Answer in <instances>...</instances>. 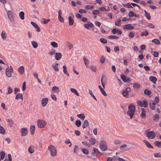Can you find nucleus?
Wrapping results in <instances>:
<instances>
[{"label": "nucleus", "instance_id": "nucleus-32", "mask_svg": "<svg viewBox=\"0 0 161 161\" xmlns=\"http://www.w3.org/2000/svg\"><path fill=\"white\" fill-rule=\"evenodd\" d=\"M159 119V116L158 114H156L154 115L153 118V120L154 121H155V122H158Z\"/></svg>", "mask_w": 161, "mask_h": 161}, {"label": "nucleus", "instance_id": "nucleus-27", "mask_svg": "<svg viewBox=\"0 0 161 161\" xmlns=\"http://www.w3.org/2000/svg\"><path fill=\"white\" fill-rule=\"evenodd\" d=\"M1 37L3 40H5L7 37V34L5 31H3L1 33Z\"/></svg>", "mask_w": 161, "mask_h": 161}, {"label": "nucleus", "instance_id": "nucleus-3", "mask_svg": "<svg viewBox=\"0 0 161 161\" xmlns=\"http://www.w3.org/2000/svg\"><path fill=\"white\" fill-rule=\"evenodd\" d=\"M99 147L101 150L103 151H105L108 150V146L107 142L104 141H102L99 144Z\"/></svg>", "mask_w": 161, "mask_h": 161}, {"label": "nucleus", "instance_id": "nucleus-1", "mask_svg": "<svg viewBox=\"0 0 161 161\" xmlns=\"http://www.w3.org/2000/svg\"><path fill=\"white\" fill-rule=\"evenodd\" d=\"M128 108L129 110L127 112V114L130 116V119H132L135 113V107L134 105L130 104L128 106Z\"/></svg>", "mask_w": 161, "mask_h": 161}, {"label": "nucleus", "instance_id": "nucleus-15", "mask_svg": "<svg viewBox=\"0 0 161 161\" xmlns=\"http://www.w3.org/2000/svg\"><path fill=\"white\" fill-rule=\"evenodd\" d=\"M156 104L153 101H151L149 104L150 108L152 110H154L155 109Z\"/></svg>", "mask_w": 161, "mask_h": 161}, {"label": "nucleus", "instance_id": "nucleus-39", "mask_svg": "<svg viewBox=\"0 0 161 161\" xmlns=\"http://www.w3.org/2000/svg\"><path fill=\"white\" fill-rule=\"evenodd\" d=\"M108 38L109 39H118L119 37L118 36H116L111 35L108 36Z\"/></svg>", "mask_w": 161, "mask_h": 161}, {"label": "nucleus", "instance_id": "nucleus-37", "mask_svg": "<svg viewBox=\"0 0 161 161\" xmlns=\"http://www.w3.org/2000/svg\"><path fill=\"white\" fill-rule=\"evenodd\" d=\"M154 144L158 147H161V141L159 142L158 141H156L154 142Z\"/></svg>", "mask_w": 161, "mask_h": 161}, {"label": "nucleus", "instance_id": "nucleus-2", "mask_svg": "<svg viewBox=\"0 0 161 161\" xmlns=\"http://www.w3.org/2000/svg\"><path fill=\"white\" fill-rule=\"evenodd\" d=\"M48 150L52 156L55 157L57 154V149L56 147L52 145H49L48 147Z\"/></svg>", "mask_w": 161, "mask_h": 161}, {"label": "nucleus", "instance_id": "nucleus-45", "mask_svg": "<svg viewBox=\"0 0 161 161\" xmlns=\"http://www.w3.org/2000/svg\"><path fill=\"white\" fill-rule=\"evenodd\" d=\"M31 44L33 47L34 48H36L38 47V43L36 42L32 41L31 42Z\"/></svg>", "mask_w": 161, "mask_h": 161}, {"label": "nucleus", "instance_id": "nucleus-51", "mask_svg": "<svg viewBox=\"0 0 161 161\" xmlns=\"http://www.w3.org/2000/svg\"><path fill=\"white\" fill-rule=\"evenodd\" d=\"M94 8L93 6H91L89 5H86L85 6V9L87 10H91Z\"/></svg>", "mask_w": 161, "mask_h": 161}, {"label": "nucleus", "instance_id": "nucleus-54", "mask_svg": "<svg viewBox=\"0 0 161 161\" xmlns=\"http://www.w3.org/2000/svg\"><path fill=\"white\" fill-rule=\"evenodd\" d=\"M81 122L80 120H77L75 122V125L77 127H80L81 125Z\"/></svg>", "mask_w": 161, "mask_h": 161}, {"label": "nucleus", "instance_id": "nucleus-63", "mask_svg": "<svg viewBox=\"0 0 161 161\" xmlns=\"http://www.w3.org/2000/svg\"><path fill=\"white\" fill-rule=\"evenodd\" d=\"M148 34V32L147 31L145 32H143L141 34V36H147Z\"/></svg>", "mask_w": 161, "mask_h": 161}, {"label": "nucleus", "instance_id": "nucleus-43", "mask_svg": "<svg viewBox=\"0 0 161 161\" xmlns=\"http://www.w3.org/2000/svg\"><path fill=\"white\" fill-rule=\"evenodd\" d=\"M152 41L153 42L157 45H159L160 44V41L157 39H154Z\"/></svg>", "mask_w": 161, "mask_h": 161}, {"label": "nucleus", "instance_id": "nucleus-23", "mask_svg": "<svg viewBox=\"0 0 161 161\" xmlns=\"http://www.w3.org/2000/svg\"><path fill=\"white\" fill-rule=\"evenodd\" d=\"M89 125V122L87 120H85L84 122V123L82 125V127L83 129H85Z\"/></svg>", "mask_w": 161, "mask_h": 161}, {"label": "nucleus", "instance_id": "nucleus-36", "mask_svg": "<svg viewBox=\"0 0 161 161\" xmlns=\"http://www.w3.org/2000/svg\"><path fill=\"white\" fill-rule=\"evenodd\" d=\"M98 154L99 153V150L97 148H93V152L92 153V155H94L95 153Z\"/></svg>", "mask_w": 161, "mask_h": 161}, {"label": "nucleus", "instance_id": "nucleus-41", "mask_svg": "<svg viewBox=\"0 0 161 161\" xmlns=\"http://www.w3.org/2000/svg\"><path fill=\"white\" fill-rule=\"evenodd\" d=\"M105 59L106 58L103 55H102L101 56L100 58V63L102 64L104 63L105 62Z\"/></svg>", "mask_w": 161, "mask_h": 161}, {"label": "nucleus", "instance_id": "nucleus-44", "mask_svg": "<svg viewBox=\"0 0 161 161\" xmlns=\"http://www.w3.org/2000/svg\"><path fill=\"white\" fill-rule=\"evenodd\" d=\"M24 13L23 11H21L19 13V16L21 19H24Z\"/></svg>", "mask_w": 161, "mask_h": 161}, {"label": "nucleus", "instance_id": "nucleus-62", "mask_svg": "<svg viewBox=\"0 0 161 161\" xmlns=\"http://www.w3.org/2000/svg\"><path fill=\"white\" fill-rule=\"evenodd\" d=\"M129 15L130 17H133L135 16L136 17H137V15L136 14H134L133 12L132 11H130L129 13Z\"/></svg>", "mask_w": 161, "mask_h": 161}, {"label": "nucleus", "instance_id": "nucleus-30", "mask_svg": "<svg viewBox=\"0 0 161 161\" xmlns=\"http://www.w3.org/2000/svg\"><path fill=\"white\" fill-rule=\"evenodd\" d=\"M24 67L23 66H22L20 67L18 69L19 72L22 75L24 72Z\"/></svg>", "mask_w": 161, "mask_h": 161}, {"label": "nucleus", "instance_id": "nucleus-33", "mask_svg": "<svg viewBox=\"0 0 161 161\" xmlns=\"http://www.w3.org/2000/svg\"><path fill=\"white\" fill-rule=\"evenodd\" d=\"M62 12L61 10H59L58 11V18L59 20H61V19L62 20L63 19V18L62 17Z\"/></svg>", "mask_w": 161, "mask_h": 161}, {"label": "nucleus", "instance_id": "nucleus-14", "mask_svg": "<svg viewBox=\"0 0 161 161\" xmlns=\"http://www.w3.org/2000/svg\"><path fill=\"white\" fill-rule=\"evenodd\" d=\"M58 65L59 64L58 63H55L53 64L52 67L55 71H59Z\"/></svg>", "mask_w": 161, "mask_h": 161}, {"label": "nucleus", "instance_id": "nucleus-17", "mask_svg": "<svg viewBox=\"0 0 161 161\" xmlns=\"http://www.w3.org/2000/svg\"><path fill=\"white\" fill-rule=\"evenodd\" d=\"M62 57V54L60 53H55V58L57 60L60 59Z\"/></svg>", "mask_w": 161, "mask_h": 161}, {"label": "nucleus", "instance_id": "nucleus-61", "mask_svg": "<svg viewBox=\"0 0 161 161\" xmlns=\"http://www.w3.org/2000/svg\"><path fill=\"white\" fill-rule=\"evenodd\" d=\"M122 94L124 97H129L128 93L126 92L124 90Z\"/></svg>", "mask_w": 161, "mask_h": 161}, {"label": "nucleus", "instance_id": "nucleus-24", "mask_svg": "<svg viewBox=\"0 0 161 161\" xmlns=\"http://www.w3.org/2000/svg\"><path fill=\"white\" fill-rule=\"evenodd\" d=\"M83 60L84 61V62L87 68H89V66L88 65L89 64V61L86 58L84 57L83 58Z\"/></svg>", "mask_w": 161, "mask_h": 161}, {"label": "nucleus", "instance_id": "nucleus-58", "mask_svg": "<svg viewBox=\"0 0 161 161\" xmlns=\"http://www.w3.org/2000/svg\"><path fill=\"white\" fill-rule=\"evenodd\" d=\"M0 156L1 159L3 160L5 156V153L3 151H1L0 153Z\"/></svg>", "mask_w": 161, "mask_h": 161}, {"label": "nucleus", "instance_id": "nucleus-57", "mask_svg": "<svg viewBox=\"0 0 161 161\" xmlns=\"http://www.w3.org/2000/svg\"><path fill=\"white\" fill-rule=\"evenodd\" d=\"M77 116L82 120H84L85 118V116L83 114H80L77 115Z\"/></svg>", "mask_w": 161, "mask_h": 161}, {"label": "nucleus", "instance_id": "nucleus-19", "mask_svg": "<svg viewBox=\"0 0 161 161\" xmlns=\"http://www.w3.org/2000/svg\"><path fill=\"white\" fill-rule=\"evenodd\" d=\"M31 24L35 27H36V31L38 32H39L40 31V29L38 26V25L35 23L31 21Z\"/></svg>", "mask_w": 161, "mask_h": 161}, {"label": "nucleus", "instance_id": "nucleus-52", "mask_svg": "<svg viewBox=\"0 0 161 161\" xmlns=\"http://www.w3.org/2000/svg\"><path fill=\"white\" fill-rule=\"evenodd\" d=\"M7 89L8 90V92L7 93V95L10 94L12 92L13 90L12 88L11 87H10L8 86V87Z\"/></svg>", "mask_w": 161, "mask_h": 161}, {"label": "nucleus", "instance_id": "nucleus-42", "mask_svg": "<svg viewBox=\"0 0 161 161\" xmlns=\"http://www.w3.org/2000/svg\"><path fill=\"white\" fill-rule=\"evenodd\" d=\"M7 14L8 18L10 19H11L12 18L13 14L11 11H8Z\"/></svg>", "mask_w": 161, "mask_h": 161}, {"label": "nucleus", "instance_id": "nucleus-22", "mask_svg": "<svg viewBox=\"0 0 161 161\" xmlns=\"http://www.w3.org/2000/svg\"><path fill=\"white\" fill-rule=\"evenodd\" d=\"M52 91L54 92L58 93L59 92L60 90L58 87L54 86L53 87Z\"/></svg>", "mask_w": 161, "mask_h": 161}, {"label": "nucleus", "instance_id": "nucleus-21", "mask_svg": "<svg viewBox=\"0 0 161 161\" xmlns=\"http://www.w3.org/2000/svg\"><path fill=\"white\" fill-rule=\"evenodd\" d=\"M19 99H21L22 100H23V97L22 93H19L16 95L15 97V99L18 100Z\"/></svg>", "mask_w": 161, "mask_h": 161}, {"label": "nucleus", "instance_id": "nucleus-55", "mask_svg": "<svg viewBox=\"0 0 161 161\" xmlns=\"http://www.w3.org/2000/svg\"><path fill=\"white\" fill-rule=\"evenodd\" d=\"M89 141L90 143L92 145L95 144L96 142L95 140L92 138H91L90 139Z\"/></svg>", "mask_w": 161, "mask_h": 161}, {"label": "nucleus", "instance_id": "nucleus-35", "mask_svg": "<svg viewBox=\"0 0 161 161\" xmlns=\"http://www.w3.org/2000/svg\"><path fill=\"white\" fill-rule=\"evenodd\" d=\"M51 45L53 47L57 48L58 47V43L55 42H51Z\"/></svg>", "mask_w": 161, "mask_h": 161}, {"label": "nucleus", "instance_id": "nucleus-64", "mask_svg": "<svg viewBox=\"0 0 161 161\" xmlns=\"http://www.w3.org/2000/svg\"><path fill=\"white\" fill-rule=\"evenodd\" d=\"M154 155L156 158H159L161 157V154L160 153H154Z\"/></svg>", "mask_w": 161, "mask_h": 161}, {"label": "nucleus", "instance_id": "nucleus-40", "mask_svg": "<svg viewBox=\"0 0 161 161\" xmlns=\"http://www.w3.org/2000/svg\"><path fill=\"white\" fill-rule=\"evenodd\" d=\"M140 86V85L138 83H135L133 84V87L134 88L138 89Z\"/></svg>", "mask_w": 161, "mask_h": 161}, {"label": "nucleus", "instance_id": "nucleus-38", "mask_svg": "<svg viewBox=\"0 0 161 161\" xmlns=\"http://www.w3.org/2000/svg\"><path fill=\"white\" fill-rule=\"evenodd\" d=\"M81 150L83 153L85 155H88L89 154V151L87 149L82 148Z\"/></svg>", "mask_w": 161, "mask_h": 161}, {"label": "nucleus", "instance_id": "nucleus-6", "mask_svg": "<svg viewBox=\"0 0 161 161\" xmlns=\"http://www.w3.org/2000/svg\"><path fill=\"white\" fill-rule=\"evenodd\" d=\"M138 103L142 107H143L146 108L148 106L147 101L146 99L142 101H139Z\"/></svg>", "mask_w": 161, "mask_h": 161}, {"label": "nucleus", "instance_id": "nucleus-4", "mask_svg": "<svg viewBox=\"0 0 161 161\" xmlns=\"http://www.w3.org/2000/svg\"><path fill=\"white\" fill-rule=\"evenodd\" d=\"M47 124V122L43 119H40L37 120V124L38 127L39 128H44Z\"/></svg>", "mask_w": 161, "mask_h": 161}, {"label": "nucleus", "instance_id": "nucleus-53", "mask_svg": "<svg viewBox=\"0 0 161 161\" xmlns=\"http://www.w3.org/2000/svg\"><path fill=\"white\" fill-rule=\"evenodd\" d=\"M93 72H95L96 70V68L94 66L91 65L89 68Z\"/></svg>", "mask_w": 161, "mask_h": 161}, {"label": "nucleus", "instance_id": "nucleus-31", "mask_svg": "<svg viewBox=\"0 0 161 161\" xmlns=\"http://www.w3.org/2000/svg\"><path fill=\"white\" fill-rule=\"evenodd\" d=\"M70 90L72 93H75L77 96H79L77 91L74 88H71L70 89Z\"/></svg>", "mask_w": 161, "mask_h": 161}, {"label": "nucleus", "instance_id": "nucleus-28", "mask_svg": "<svg viewBox=\"0 0 161 161\" xmlns=\"http://www.w3.org/2000/svg\"><path fill=\"white\" fill-rule=\"evenodd\" d=\"M28 151L30 153H32L34 152V147L33 146H30L28 149Z\"/></svg>", "mask_w": 161, "mask_h": 161}, {"label": "nucleus", "instance_id": "nucleus-29", "mask_svg": "<svg viewBox=\"0 0 161 161\" xmlns=\"http://www.w3.org/2000/svg\"><path fill=\"white\" fill-rule=\"evenodd\" d=\"M35 130V126L32 125L30 127V131L31 135H33Z\"/></svg>", "mask_w": 161, "mask_h": 161}, {"label": "nucleus", "instance_id": "nucleus-12", "mask_svg": "<svg viewBox=\"0 0 161 161\" xmlns=\"http://www.w3.org/2000/svg\"><path fill=\"white\" fill-rule=\"evenodd\" d=\"M21 130V133L22 136H26L28 133V129L27 128H22Z\"/></svg>", "mask_w": 161, "mask_h": 161}, {"label": "nucleus", "instance_id": "nucleus-56", "mask_svg": "<svg viewBox=\"0 0 161 161\" xmlns=\"http://www.w3.org/2000/svg\"><path fill=\"white\" fill-rule=\"evenodd\" d=\"M5 132V130L3 127L0 125V133L4 134Z\"/></svg>", "mask_w": 161, "mask_h": 161}, {"label": "nucleus", "instance_id": "nucleus-34", "mask_svg": "<svg viewBox=\"0 0 161 161\" xmlns=\"http://www.w3.org/2000/svg\"><path fill=\"white\" fill-rule=\"evenodd\" d=\"M124 7H127L128 8H133L132 7L131 5V4L129 3H127L126 4H124V3H122Z\"/></svg>", "mask_w": 161, "mask_h": 161}, {"label": "nucleus", "instance_id": "nucleus-47", "mask_svg": "<svg viewBox=\"0 0 161 161\" xmlns=\"http://www.w3.org/2000/svg\"><path fill=\"white\" fill-rule=\"evenodd\" d=\"M7 122L10 123V127H11L14 124V122L12 119H7L6 120Z\"/></svg>", "mask_w": 161, "mask_h": 161}, {"label": "nucleus", "instance_id": "nucleus-5", "mask_svg": "<svg viewBox=\"0 0 161 161\" xmlns=\"http://www.w3.org/2000/svg\"><path fill=\"white\" fill-rule=\"evenodd\" d=\"M13 69L12 67L10 66L9 67L6 69L5 73L8 77H10L12 76V73L13 72Z\"/></svg>", "mask_w": 161, "mask_h": 161}, {"label": "nucleus", "instance_id": "nucleus-13", "mask_svg": "<svg viewBox=\"0 0 161 161\" xmlns=\"http://www.w3.org/2000/svg\"><path fill=\"white\" fill-rule=\"evenodd\" d=\"M107 80V78H106V77L104 75H103L102 76V78H101V83L102 84V85L103 86L104 88H105V86L104 84L103 83V82H106Z\"/></svg>", "mask_w": 161, "mask_h": 161}, {"label": "nucleus", "instance_id": "nucleus-9", "mask_svg": "<svg viewBox=\"0 0 161 161\" xmlns=\"http://www.w3.org/2000/svg\"><path fill=\"white\" fill-rule=\"evenodd\" d=\"M121 78L123 81L126 82H130L131 80L129 77H126V76L124 75H121Z\"/></svg>", "mask_w": 161, "mask_h": 161}, {"label": "nucleus", "instance_id": "nucleus-10", "mask_svg": "<svg viewBox=\"0 0 161 161\" xmlns=\"http://www.w3.org/2000/svg\"><path fill=\"white\" fill-rule=\"evenodd\" d=\"M84 26L85 28L88 29H89L90 28L94 27V25L90 22H88L87 23L85 24Z\"/></svg>", "mask_w": 161, "mask_h": 161}, {"label": "nucleus", "instance_id": "nucleus-25", "mask_svg": "<svg viewBox=\"0 0 161 161\" xmlns=\"http://www.w3.org/2000/svg\"><path fill=\"white\" fill-rule=\"evenodd\" d=\"M142 113L140 114V116L142 118L146 117V111L143 108H141Z\"/></svg>", "mask_w": 161, "mask_h": 161}, {"label": "nucleus", "instance_id": "nucleus-16", "mask_svg": "<svg viewBox=\"0 0 161 161\" xmlns=\"http://www.w3.org/2000/svg\"><path fill=\"white\" fill-rule=\"evenodd\" d=\"M112 32L114 34L117 33L119 35H120L122 34L121 31L117 30L116 28H114L112 31Z\"/></svg>", "mask_w": 161, "mask_h": 161}, {"label": "nucleus", "instance_id": "nucleus-8", "mask_svg": "<svg viewBox=\"0 0 161 161\" xmlns=\"http://www.w3.org/2000/svg\"><path fill=\"white\" fill-rule=\"evenodd\" d=\"M124 30H132L134 29V26L131 24L125 25L123 26Z\"/></svg>", "mask_w": 161, "mask_h": 161}, {"label": "nucleus", "instance_id": "nucleus-26", "mask_svg": "<svg viewBox=\"0 0 161 161\" xmlns=\"http://www.w3.org/2000/svg\"><path fill=\"white\" fill-rule=\"evenodd\" d=\"M151 91L148 89H145L144 91V93L145 95L149 96L150 97V95L151 94Z\"/></svg>", "mask_w": 161, "mask_h": 161}, {"label": "nucleus", "instance_id": "nucleus-60", "mask_svg": "<svg viewBox=\"0 0 161 161\" xmlns=\"http://www.w3.org/2000/svg\"><path fill=\"white\" fill-rule=\"evenodd\" d=\"M129 36L130 38H133L135 36V34L132 32H130L129 34Z\"/></svg>", "mask_w": 161, "mask_h": 161}, {"label": "nucleus", "instance_id": "nucleus-49", "mask_svg": "<svg viewBox=\"0 0 161 161\" xmlns=\"http://www.w3.org/2000/svg\"><path fill=\"white\" fill-rule=\"evenodd\" d=\"M145 11V15L146 17L147 18V19L148 20H149L151 19V16L149 13L147 12L145 10H144Z\"/></svg>", "mask_w": 161, "mask_h": 161}, {"label": "nucleus", "instance_id": "nucleus-50", "mask_svg": "<svg viewBox=\"0 0 161 161\" xmlns=\"http://www.w3.org/2000/svg\"><path fill=\"white\" fill-rule=\"evenodd\" d=\"M55 50L54 49L52 50L48 53V54L50 56H53L55 54Z\"/></svg>", "mask_w": 161, "mask_h": 161}, {"label": "nucleus", "instance_id": "nucleus-11", "mask_svg": "<svg viewBox=\"0 0 161 161\" xmlns=\"http://www.w3.org/2000/svg\"><path fill=\"white\" fill-rule=\"evenodd\" d=\"M48 99L47 98H45L42 101V105L43 107H45L47 103Z\"/></svg>", "mask_w": 161, "mask_h": 161}, {"label": "nucleus", "instance_id": "nucleus-59", "mask_svg": "<svg viewBox=\"0 0 161 161\" xmlns=\"http://www.w3.org/2000/svg\"><path fill=\"white\" fill-rule=\"evenodd\" d=\"M100 40L101 42L103 43H106L107 42V40L104 38H100Z\"/></svg>", "mask_w": 161, "mask_h": 161}, {"label": "nucleus", "instance_id": "nucleus-46", "mask_svg": "<svg viewBox=\"0 0 161 161\" xmlns=\"http://www.w3.org/2000/svg\"><path fill=\"white\" fill-rule=\"evenodd\" d=\"M127 146V145L126 144H124L121 145L120 147V150L122 151H124L125 150V148H126Z\"/></svg>", "mask_w": 161, "mask_h": 161}, {"label": "nucleus", "instance_id": "nucleus-7", "mask_svg": "<svg viewBox=\"0 0 161 161\" xmlns=\"http://www.w3.org/2000/svg\"><path fill=\"white\" fill-rule=\"evenodd\" d=\"M147 136L148 138L150 139H153L155 137L156 134L154 131H150L147 133Z\"/></svg>", "mask_w": 161, "mask_h": 161}, {"label": "nucleus", "instance_id": "nucleus-18", "mask_svg": "<svg viewBox=\"0 0 161 161\" xmlns=\"http://www.w3.org/2000/svg\"><path fill=\"white\" fill-rule=\"evenodd\" d=\"M143 142L145 144L147 147L149 148H152L153 149V147L152 146V145L147 141L146 140H143Z\"/></svg>", "mask_w": 161, "mask_h": 161}, {"label": "nucleus", "instance_id": "nucleus-20", "mask_svg": "<svg viewBox=\"0 0 161 161\" xmlns=\"http://www.w3.org/2000/svg\"><path fill=\"white\" fill-rule=\"evenodd\" d=\"M149 80L151 81L155 84L156 83V82L157 80V78L155 76H150L149 77Z\"/></svg>", "mask_w": 161, "mask_h": 161}, {"label": "nucleus", "instance_id": "nucleus-48", "mask_svg": "<svg viewBox=\"0 0 161 161\" xmlns=\"http://www.w3.org/2000/svg\"><path fill=\"white\" fill-rule=\"evenodd\" d=\"M63 72L64 73L66 74L68 76L69 75V74H68V73L67 72V68L66 66L65 65H64L63 66Z\"/></svg>", "mask_w": 161, "mask_h": 161}]
</instances>
